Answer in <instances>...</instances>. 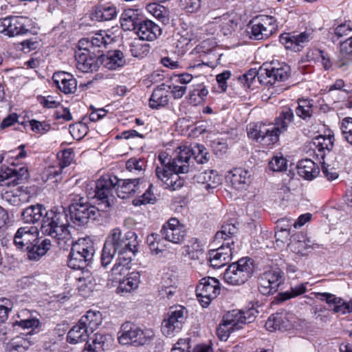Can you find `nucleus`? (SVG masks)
I'll return each mask as SVG.
<instances>
[{
	"instance_id": "f257e3e1",
	"label": "nucleus",
	"mask_w": 352,
	"mask_h": 352,
	"mask_svg": "<svg viewBox=\"0 0 352 352\" xmlns=\"http://www.w3.org/2000/svg\"><path fill=\"white\" fill-rule=\"evenodd\" d=\"M22 220L27 223H35L41 218V232L58 240L70 239L69 220L65 208H53L46 211L43 205L31 206L21 212Z\"/></svg>"
},
{
	"instance_id": "f03ea898",
	"label": "nucleus",
	"mask_w": 352,
	"mask_h": 352,
	"mask_svg": "<svg viewBox=\"0 0 352 352\" xmlns=\"http://www.w3.org/2000/svg\"><path fill=\"white\" fill-rule=\"evenodd\" d=\"M294 116L293 111L287 107L283 108L279 116L275 119L274 124H250L248 125V135L264 145L274 144L278 136L287 131L293 123Z\"/></svg>"
},
{
	"instance_id": "7ed1b4c3",
	"label": "nucleus",
	"mask_w": 352,
	"mask_h": 352,
	"mask_svg": "<svg viewBox=\"0 0 352 352\" xmlns=\"http://www.w3.org/2000/svg\"><path fill=\"white\" fill-rule=\"evenodd\" d=\"M138 236L133 232L122 233L119 228L113 229L107 236L101 254V263L106 267L111 263L116 254L131 253L135 255L138 252Z\"/></svg>"
},
{
	"instance_id": "20e7f679",
	"label": "nucleus",
	"mask_w": 352,
	"mask_h": 352,
	"mask_svg": "<svg viewBox=\"0 0 352 352\" xmlns=\"http://www.w3.org/2000/svg\"><path fill=\"white\" fill-rule=\"evenodd\" d=\"M107 44V41L102 34L80 39L79 48L75 52L77 69L82 72L97 70L102 48L105 47Z\"/></svg>"
},
{
	"instance_id": "39448f33",
	"label": "nucleus",
	"mask_w": 352,
	"mask_h": 352,
	"mask_svg": "<svg viewBox=\"0 0 352 352\" xmlns=\"http://www.w3.org/2000/svg\"><path fill=\"white\" fill-rule=\"evenodd\" d=\"M38 233L35 226H24L19 228L14 234V245L17 249L27 251L30 260H39L50 248V240L45 239L39 243Z\"/></svg>"
},
{
	"instance_id": "423d86ee",
	"label": "nucleus",
	"mask_w": 352,
	"mask_h": 352,
	"mask_svg": "<svg viewBox=\"0 0 352 352\" xmlns=\"http://www.w3.org/2000/svg\"><path fill=\"white\" fill-rule=\"evenodd\" d=\"M254 319L255 316L250 310L228 311L217 329V336L221 340L226 341L231 332L242 329L244 324L251 323Z\"/></svg>"
},
{
	"instance_id": "0eeeda50",
	"label": "nucleus",
	"mask_w": 352,
	"mask_h": 352,
	"mask_svg": "<svg viewBox=\"0 0 352 352\" xmlns=\"http://www.w3.org/2000/svg\"><path fill=\"white\" fill-rule=\"evenodd\" d=\"M98 210V206L91 205L87 199L79 195H74L69 206L70 220L75 226H84L89 219H95Z\"/></svg>"
},
{
	"instance_id": "6e6552de",
	"label": "nucleus",
	"mask_w": 352,
	"mask_h": 352,
	"mask_svg": "<svg viewBox=\"0 0 352 352\" xmlns=\"http://www.w3.org/2000/svg\"><path fill=\"white\" fill-rule=\"evenodd\" d=\"M254 270V261L244 257L228 267L223 274V280L232 285H241L252 276Z\"/></svg>"
},
{
	"instance_id": "1a4fd4ad",
	"label": "nucleus",
	"mask_w": 352,
	"mask_h": 352,
	"mask_svg": "<svg viewBox=\"0 0 352 352\" xmlns=\"http://www.w3.org/2000/svg\"><path fill=\"white\" fill-rule=\"evenodd\" d=\"M118 177L114 175H107L102 176L96 182L95 197L97 199V206L100 211H107L114 204V191L116 192Z\"/></svg>"
},
{
	"instance_id": "9d476101",
	"label": "nucleus",
	"mask_w": 352,
	"mask_h": 352,
	"mask_svg": "<svg viewBox=\"0 0 352 352\" xmlns=\"http://www.w3.org/2000/svg\"><path fill=\"white\" fill-rule=\"evenodd\" d=\"M278 30L276 20L272 16L262 15L252 19L247 25V33L252 40L260 41L270 37Z\"/></svg>"
},
{
	"instance_id": "9b49d317",
	"label": "nucleus",
	"mask_w": 352,
	"mask_h": 352,
	"mask_svg": "<svg viewBox=\"0 0 352 352\" xmlns=\"http://www.w3.org/2000/svg\"><path fill=\"white\" fill-rule=\"evenodd\" d=\"M153 336L154 333L152 330H142L135 324L126 322L122 324L118 332V341L123 345L133 344L141 346L150 342Z\"/></svg>"
},
{
	"instance_id": "f8f14e48",
	"label": "nucleus",
	"mask_w": 352,
	"mask_h": 352,
	"mask_svg": "<svg viewBox=\"0 0 352 352\" xmlns=\"http://www.w3.org/2000/svg\"><path fill=\"white\" fill-rule=\"evenodd\" d=\"M187 315L188 311L183 306L178 305L170 308L162 322V333L168 337L179 332L187 318Z\"/></svg>"
},
{
	"instance_id": "ddd939ff",
	"label": "nucleus",
	"mask_w": 352,
	"mask_h": 352,
	"mask_svg": "<svg viewBox=\"0 0 352 352\" xmlns=\"http://www.w3.org/2000/svg\"><path fill=\"white\" fill-rule=\"evenodd\" d=\"M219 280L213 277L203 278L197 286L196 294L201 305L206 307L220 292Z\"/></svg>"
},
{
	"instance_id": "4468645a",
	"label": "nucleus",
	"mask_w": 352,
	"mask_h": 352,
	"mask_svg": "<svg viewBox=\"0 0 352 352\" xmlns=\"http://www.w3.org/2000/svg\"><path fill=\"white\" fill-rule=\"evenodd\" d=\"M172 166L157 165L155 168V175L165 188L175 190L183 186L184 180L179 175L182 172Z\"/></svg>"
},
{
	"instance_id": "2eb2a0df",
	"label": "nucleus",
	"mask_w": 352,
	"mask_h": 352,
	"mask_svg": "<svg viewBox=\"0 0 352 352\" xmlns=\"http://www.w3.org/2000/svg\"><path fill=\"white\" fill-rule=\"evenodd\" d=\"M190 152L188 148L179 146L175 151L176 155L173 159H171L166 153H161L158 156L159 165L172 166V167L179 170V171L182 172V174L188 173L190 166L188 164H184V160L188 159Z\"/></svg>"
},
{
	"instance_id": "dca6fc26",
	"label": "nucleus",
	"mask_w": 352,
	"mask_h": 352,
	"mask_svg": "<svg viewBox=\"0 0 352 352\" xmlns=\"http://www.w3.org/2000/svg\"><path fill=\"white\" fill-rule=\"evenodd\" d=\"M162 237L175 244L182 243L186 236L185 226L177 218H170L161 230Z\"/></svg>"
},
{
	"instance_id": "f3484780",
	"label": "nucleus",
	"mask_w": 352,
	"mask_h": 352,
	"mask_svg": "<svg viewBox=\"0 0 352 352\" xmlns=\"http://www.w3.org/2000/svg\"><path fill=\"white\" fill-rule=\"evenodd\" d=\"M282 282L283 276L279 270H269L258 277V288L263 295L272 294L278 290Z\"/></svg>"
},
{
	"instance_id": "a211bd4d",
	"label": "nucleus",
	"mask_w": 352,
	"mask_h": 352,
	"mask_svg": "<svg viewBox=\"0 0 352 352\" xmlns=\"http://www.w3.org/2000/svg\"><path fill=\"white\" fill-rule=\"evenodd\" d=\"M261 75H265V84L271 85L276 82L286 80L290 75V67L287 65H279L278 67L270 63H264L260 67Z\"/></svg>"
},
{
	"instance_id": "6ab92c4d",
	"label": "nucleus",
	"mask_w": 352,
	"mask_h": 352,
	"mask_svg": "<svg viewBox=\"0 0 352 352\" xmlns=\"http://www.w3.org/2000/svg\"><path fill=\"white\" fill-rule=\"evenodd\" d=\"M234 241L226 242V246L223 243L217 250H210L208 253V261L213 268H220L226 265L231 259L232 255V249L230 245H233Z\"/></svg>"
},
{
	"instance_id": "aec40b11",
	"label": "nucleus",
	"mask_w": 352,
	"mask_h": 352,
	"mask_svg": "<svg viewBox=\"0 0 352 352\" xmlns=\"http://www.w3.org/2000/svg\"><path fill=\"white\" fill-rule=\"evenodd\" d=\"M311 31H306L298 34L285 33L280 35V41L286 49L299 52L312 38Z\"/></svg>"
},
{
	"instance_id": "412c9836",
	"label": "nucleus",
	"mask_w": 352,
	"mask_h": 352,
	"mask_svg": "<svg viewBox=\"0 0 352 352\" xmlns=\"http://www.w3.org/2000/svg\"><path fill=\"white\" fill-rule=\"evenodd\" d=\"M27 19L21 16H11L2 21L3 32L9 36H14L28 33Z\"/></svg>"
},
{
	"instance_id": "4be33fe9",
	"label": "nucleus",
	"mask_w": 352,
	"mask_h": 352,
	"mask_svg": "<svg viewBox=\"0 0 352 352\" xmlns=\"http://www.w3.org/2000/svg\"><path fill=\"white\" fill-rule=\"evenodd\" d=\"M290 242L288 248L295 254L300 255L306 254L309 249H314L319 247V245L312 242L302 232H297L290 237Z\"/></svg>"
},
{
	"instance_id": "5701e85b",
	"label": "nucleus",
	"mask_w": 352,
	"mask_h": 352,
	"mask_svg": "<svg viewBox=\"0 0 352 352\" xmlns=\"http://www.w3.org/2000/svg\"><path fill=\"white\" fill-rule=\"evenodd\" d=\"M226 178L227 182L238 190L245 189L250 182V174L247 170L241 168L230 171Z\"/></svg>"
},
{
	"instance_id": "b1692460",
	"label": "nucleus",
	"mask_w": 352,
	"mask_h": 352,
	"mask_svg": "<svg viewBox=\"0 0 352 352\" xmlns=\"http://www.w3.org/2000/svg\"><path fill=\"white\" fill-rule=\"evenodd\" d=\"M161 28L151 20H142L135 34L142 41H152L155 40L161 34Z\"/></svg>"
},
{
	"instance_id": "393cba45",
	"label": "nucleus",
	"mask_w": 352,
	"mask_h": 352,
	"mask_svg": "<svg viewBox=\"0 0 352 352\" xmlns=\"http://www.w3.org/2000/svg\"><path fill=\"white\" fill-rule=\"evenodd\" d=\"M52 79L56 86L65 94H73L77 89L76 80L67 72L55 73Z\"/></svg>"
},
{
	"instance_id": "a878e982",
	"label": "nucleus",
	"mask_w": 352,
	"mask_h": 352,
	"mask_svg": "<svg viewBox=\"0 0 352 352\" xmlns=\"http://www.w3.org/2000/svg\"><path fill=\"white\" fill-rule=\"evenodd\" d=\"M100 61L106 68L111 70L123 67L126 63L123 52L118 50L108 52L106 56L103 54L102 50Z\"/></svg>"
},
{
	"instance_id": "bb28decb",
	"label": "nucleus",
	"mask_w": 352,
	"mask_h": 352,
	"mask_svg": "<svg viewBox=\"0 0 352 352\" xmlns=\"http://www.w3.org/2000/svg\"><path fill=\"white\" fill-rule=\"evenodd\" d=\"M29 177L28 168L23 166L19 168L16 167L9 168L2 166L0 170V181L14 178L12 182L16 184L21 183L23 179Z\"/></svg>"
},
{
	"instance_id": "cd10ccee",
	"label": "nucleus",
	"mask_w": 352,
	"mask_h": 352,
	"mask_svg": "<svg viewBox=\"0 0 352 352\" xmlns=\"http://www.w3.org/2000/svg\"><path fill=\"white\" fill-rule=\"evenodd\" d=\"M298 174L307 180H312L318 177L320 168L317 164L310 159H303L297 165Z\"/></svg>"
},
{
	"instance_id": "c85d7f7f",
	"label": "nucleus",
	"mask_w": 352,
	"mask_h": 352,
	"mask_svg": "<svg viewBox=\"0 0 352 352\" xmlns=\"http://www.w3.org/2000/svg\"><path fill=\"white\" fill-rule=\"evenodd\" d=\"M139 178L119 179L116 186L117 195L121 199H126L135 193L139 189Z\"/></svg>"
},
{
	"instance_id": "c756f323",
	"label": "nucleus",
	"mask_w": 352,
	"mask_h": 352,
	"mask_svg": "<svg viewBox=\"0 0 352 352\" xmlns=\"http://www.w3.org/2000/svg\"><path fill=\"white\" fill-rule=\"evenodd\" d=\"M215 23L219 25L221 32L225 36L231 35L238 26V19L233 13H226L214 18Z\"/></svg>"
},
{
	"instance_id": "7c9ffc66",
	"label": "nucleus",
	"mask_w": 352,
	"mask_h": 352,
	"mask_svg": "<svg viewBox=\"0 0 352 352\" xmlns=\"http://www.w3.org/2000/svg\"><path fill=\"white\" fill-rule=\"evenodd\" d=\"M190 150V156L188 159L184 160V164H188L190 166L189 172L193 169V160L198 164H204L208 161V153L204 145L196 144L194 147L182 146Z\"/></svg>"
},
{
	"instance_id": "2f4dec72",
	"label": "nucleus",
	"mask_w": 352,
	"mask_h": 352,
	"mask_svg": "<svg viewBox=\"0 0 352 352\" xmlns=\"http://www.w3.org/2000/svg\"><path fill=\"white\" fill-rule=\"evenodd\" d=\"M32 332V331L23 336H19L12 339L7 344L6 352H25L34 342L30 338Z\"/></svg>"
},
{
	"instance_id": "473e14b6",
	"label": "nucleus",
	"mask_w": 352,
	"mask_h": 352,
	"mask_svg": "<svg viewBox=\"0 0 352 352\" xmlns=\"http://www.w3.org/2000/svg\"><path fill=\"white\" fill-rule=\"evenodd\" d=\"M138 10L127 9L122 14L120 23L124 30L136 31V28L142 21Z\"/></svg>"
},
{
	"instance_id": "72a5a7b5",
	"label": "nucleus",
	"mask_w": 352,
	"mask_h": 352,
	"mask_svg": "<svg viewBox=\"0 0 352 352\" xmlns=\"http://www.w3.org/2000/svg\"><path fill=\"white\" fill-rule=\"evenodd\" d=\"M195 182L205 184L206 189L214 188L221 183V178L213 170L200 172L194 175Z\"/></svg>"
},
{
	"instance_id": "f704fd0d",
	"label": "nucleus",
	"mask_w": 352,
	"mask_h": 352,
	"mask_svg": "<svg viewBox=\"0 0 352 352\" xmlns=\"http://www.w3.org/2000/svg\"><path fill=\"white\" fill-rule=\"evenodd\" d=\"M89 333L90 331L78 322L68 332L67 340L73 344L82 342L87 340Z\"/></svg>"
},
{
	"instance_id": "c9c22d12",
	"label": "nucleus",
	"mask_w": 352,
	"mask_h": 352,
	"mask_svg": "<svg viewBox=\"0 0 352 352\" xmlns=\"http://www.w3.org/2000/svg\"><path fill=\"white\" fill-rule=\"evenodd\" d=\"M168 102V91L165 89V85L162 84L153 91L149 100V106L152 109H158L166 106Z\"/></svg>"
},
{
	"instance_id": "e433bc0d",
	"label": "nucleus",
	"mask_w": 352,
	"mask_h": 352,
	"mask_svg": "<svg viewBox=\"0 0 352 352\" xmlns=\"http://www.w3.org/2000/svg\"><path fill=\"white\" fill-rule=\"evenodd\" d=\"M74 251L77 250L80 256H82L85 259L91 260L95 252L93 242L89 239H79L72 248Z\"/></svg>"
},
{
	"instance_id": "4c0bfd02",
	"label": "nucleus",
	"mask_w": 352,
	"mask_h": 352,
	"mask_svg": "<svg viewBox=\"0 0 352 352\" xmlns=\"http://www.w3.org/2000/svg\"><path fill=\"white\" fill-rule=\"evenodd\" d=\"M289 326V320L284 313L272 314L265 323L266 329L270 331L286 329Z\"/></svg>"
},
{
	"instance_id": "58836bf2",
	"label": "nucleus",
	"mask_w": 352,
	"mask_h": 352,
	"mask_svg": "<svg viewBox=\"0 0 352 352\" xmlns=\"http://www.w3.org/2000/svg\"><path fill=\"white\" fill-rule=\"evenodd\" d=\"M102 314L98 311H88L79 322L93 333L102 322Z\"/></svg>"
},
{
	"instance_id": "ea45409f",
	"label": "nucleus",
	"mask_w": 352,
	"mask_h": 352,
	"mask_svg": "<svg viewBox=\"0 0 352 352\" xmlns=\"http://www.w3.org/2000/svg\"><path fill=\"white\" fill-rule=\"evenodd\" d=\"M140 276L138 272H133L126 278L120 280L117 289L118 293L131 292L139 286Z\"/></svg>"
},
{
	"instance_id": "a19ab883",
	"label": "nucleus",
	"mask_w": 352,
	"mask_h": 352,
	"mask_svg": "<svg viewBox=\"0 0 352 352\" xmlns=\"http://www.w3.org/2000/svg\"><path fill=\"white\" fill-rule=\"evenodd\" d=\"M95 17L99 21H110L117 16V9L113 5H99L94 12Z\"/></svg>"
},
{
	"instance_id": "79ce46f5",
	"label": "nucleus",
	"mask_w": 352,
	"mask_h": 352,
	"mask_svg": "<svg viewBox=\"0 0 352 352\" xmlns=\"http://www.w3.org/2000/svg\"><path fill=\"white\" fill-rule=\"evenodd\" d=\"M236 232V228L233 224H227L222 226L221 230L217 232L214 236L213 243L215 245H218L221 242L225 243L226 246L227 242H230L232 236Z\"/></svg>"
},
{
	"instance_id": "37998d69",
	"label": "nucleus",
	"mask_w": 352,
	"mask_h": 352,
	"mask_svg": "<svg viewBox=\"0 0 352 352\" xmlns=\"http://www.w3.org/2000/svg\"><path fill=\"white\" fill-rule=\"evenodd\" d=\"M140 38H134L129 44L130 52L134 57L140 58L146 56L149 52L150 45L143 43Z\"/></svg>"
},
{
	"instance_id": "c03bdc74",
	"label": "nucleus",
	"mask_w": 352,
	"mask_h": 352,
	"mask_svg": "<svg viewBox=\"0 0 352 352\" xmlns=\"http://www.w3.org/2000/svg\"><path fill=\"white\" fill-rule=\"evenodd\" d=\"M257 78L258 80L260 83H264L265 80V75H261L260 69L257 70L256 69H251L247 73L239 77V80L243 83L244 85L250 87L255 80V78Z\"/></svg>"
},
{
	"instance_id": "a18cd8bd",
	"label": "nucleus",
	"mask_w": 352,
	"mask_h": 352,
	"mask_svg": "<svg viewBox=\"0 0 352 352\" xmlns=\"http://www.w3.org/2000/svg\"><path fill=\"white\" fill-rule=\"evenodd\" d=\"M90 261L89 259H85L84 256H80L77 253V250L75 252L72 249L69 254L68 258V266L74 270L84 269L87 262Z\"/></svg>"
},
{
	"instance_id": "49530a36",
	"label": "nucleus",
	"mask_w": 352,
	"mask_h": 352,
	"mask_svg": "<svg viewBox=\"0 0 352 352\" xmlns=\"http://www.w3.org/2000/svg\"><path fill=\"white\" fill-rule=\"evenodd\" d=\"M314 107L311 101L302 100L298 102V105L296 109V115L303 120L310 118L314 112Z\"/></svg>"
},
{
	"instance_id": "de8ad7c7",
	"label": "nucleus",
	"mask_w": 352,
	"mask_h": 352,
	"mask_svg": "<svg viewBox=\"0 0 352 352\" xmlns=\"http://www.w3.org/2000/svg\"><path fill=\"white\" fill-rule=\"evenodd\" d=\"M340 129L344 139L352 145V118H345L342 120Z\"/></svg>"
},
{
	"instance_id": "09e8293b",
	"label": "nucleus",
	"mask_w": 352,
	"mask_h": 352,
	"mask_svg": "<svg viewBox=\"0 0 352 352\" xmlns=\"http://www.w3.org/2000/svg\"><path fill=\"white\" fill-rule=\"evenodd\" d=\"M269 167L274 172L283 171L287 168V160L283 156H274L269 162Z\"/></svg>"
},
{
	"instance_id": "8fccbe9b",
	"label": "nucleus",
	"mask_w": 352,
	"mask_h": 352,
	"mask_svg": "<svg viewBox=\"0 0 352 352\" xmlns=\"http://www.w3.org/2000/svg\"><path fill=\"white\" fill-rule=\"evenodd\" d=\"M73 160V151L71 149H67L63 151L62 153V157L60 160L59 165L60 168L59 171H55L54 173V176L58 175L62 173V170L64 168L68 166Z\"/></svg>"
},
{
	"instance_id": "3c124183",
	"label": "nucleus",
	"mask_w": 352,
	"mask_h": 352,
	"mask_svg": "<svg viewBox=\"0 0 352 352\" xmlns=\"http://www.w3.org/2000/svg\"><path fill=\"white\" fill-rule=\"evenodd\" d=\"M152 187L153 185L150 184L148 188L146 190V192L142 195L140 198L135 199L133 201V204L135 206H140L142 204L153 203V201L155 200V197L151 190Z\"/></svg>"
},
{
	"instance_id": "603ef678",
	"label": "nucleus",
	"mask_w": 352,
	"mask_h": 352,
	"mask_svg": "<svg viewBox=\"0 0 352 352\" xmlns=\"http://www.w3.org/2000/svg\"><path fill=\"white\" fill-rule=\"evenodd\" d=\"M12 304L9 299L0 300V324L4 322L8 316V312L12 309Z\"/></svg>"
},
{
	"instance_id": "864d4df0",
	"label": "nucleus",
	"mask_w": 352,
	"mask_h": 352,
	"mask_svg": "<svg viewBox=\"0 0 352 352\" xmlns=\"http://www.w3.org/2000/svg\"><path fill=\"white\" fill-rule=\"evenodd\" d=\"M307 290L306 284H300L291 288L290 292L282 294L283 300L289 299L304 294Z\"/></svg>"
},
{
	"instance_id": "5fc2aeb1",
	"label": "nucleus",
	"mask_w": 352,
	"mask_h": 352,
	"mask_svg": "<svg viewBox=\"0 0 352 352\" xmlns=\"http://www.w3.org/2000/svg\"><path fill=\"white\" fill-rule=\"evenodd\" d=\"M40 324V322L38 319L36 318H27L23 319L20 321H15L13 322V326L14 327H21L22 329H30V328H36L38 327Z\"/></svg>"
},
{
	"instance_id": "6e6d98bb",
	"label": "nucleus",
	"mask_w": 352,
	"mask_h": 352,
	"mask_svg": "<svg viewBox=\"0 0 352 352\" xmlns=\"http://www.w3.org/2000/svg\"><path fill=\"white\" fill-rule=\"evenodd\" d=\"M107 338L105 336L101 334H95L94 338L92 339V349L94 351H104L107 346L106 344Z\"/></svg>"
},
{
	"instance_id": "4d7b16f0",
	"label": "nucleus",
	"mask_w": 352,
	"mask_h": 352,
	"mask_svg": "<svg viewBox=\"0 0 352 352\" xmlns=\"http://www.w3.org/2000/svg\"><path fill=\"white\" fill-rule=\"evenodd\" d=\"M144 166V162L140 159L131 158L126 163V168L130 172L138 171L141 173L143 171Z\"/></svg>"
},
{
	"instance_id": "13d9d810",
	"label": "nucleus",
	"mask_w": 352,
	"mask_h": 352,
	"mask_svg": "<svg viewBox=\"0 0 352 352\" xmlns=\"http://www.w3.org/2000/svg\"><path fill=\"white\" fill-rule=\"evenodd\" d=\"M316 297L320 300L325 301L328 305H333L334 306L341 303L340 301L342 299L330 293H317Z\"/></svg>"
},
{
	"instance_id": "bf43d9fd",
	"label": "nucleus",
	"mask_w": 352,
	"mask_h": 352,
	"mask_svg": "<svg viewBox=\"0 0 352 352\" xmlns=\"http://www.w3.org/2000/svg\"><path fill=\"white\" fill-rule=\"evenodd\" d=\"M289 235V226L287 227L281 226L280 230L276 232V243L277 246H283L287 240Z\"/></svg>"
},
{
	"instance_id": "052dcab7",
	"label": "nucleus",
	"mask_w": 352,
	"mask_h": 352,
	"mask_svg": "<svg viewBox=\"0 0 352 352\" xmlns=\"http://www.w3.org/2000/svg\"><path fill=\"white\" fill-rule=\"evenodd\" d=\"M212 147L217 155L221 156L226 153L228 144L224 140L215 139L212 141Z\"/></svg>"
},
{
	"instance_id": "680f3d73",
	"label": "nucleus",
	"mask_w": 352,
	"mask_h": 352,
	"mask_svg": "<svg viewBox=\"0 0 352 352\" xmlns=\"http://www.w3.org/2000/svg\"><path fill=\"white\" fill-rule=\"evenodd\" d=\"M126 270L127 268L124 265H121L120 262L116 263L111 270V276L113 280L120 282V277L125 274Z\"/></svg>"
},
{
	"instance_id": "e2e57ef3",
	"label": "nucleus",
	"mask_w": 352,
	"mask_h": 352,
	"mask_svg": "<svg viewBox=\"0 0 352 352\" xmlns=\"http://www.w3.org/2000/svg\"><path fill=\"white\" fill-rule=\"evenodd\" d=\"M198 41V36L193 32L192 29L184 30L181 32V38L179 40L180 43L188 45L190 43H196Z\"/></svg>"
},
{
	"instance_id": "0e129e2a",
	"label": "nucleus",
	"mask_w": 352,
	"mask_h": 352,
	"mask_svg": "<svg viewBox=\"0 0 352 352\" xmlns=\"http://www.w3.org/2000/svg\"><path fill=\"white\" fill-rule=\"evenodd\" d=\"M314 318L320 323H327L331 321V315L326 309L320 308L315 310Z\"/></svg>"
},
{
	"instance_id": "69168bd1",
	"label": "nucleus",
	"mask_w": 352,
	"mask_h": 352,
	"mask_svg": "<svg viewBox=\"0 0 352 352\" xmlns=\"http://www.w3.org/2000/svg\"><path fill=\"white\" fill-rule=\"evenodd\" d=\"M176 292V286L173 285H166L165 283H163L160 289L159 290L160 295L163 298H170L172 296L175 294Z\"/></svg>"
},
{
	"instance_id": "338daca9",
	"label": "nucleus",
	"mask_w": 352,
	"mask_h": 352,
	"mask_svg": "<svg viewBox=\"0 0 352 352\" xmlns=\"http://www.w3.org/2000/svg\"><path fill=\"white\" fill-rule=\"evenodd\" d=\"M340 302L341 303H338L337 305L334 306L333 309L334 313L346 314L352 312V303L345 302L343 299H342Z\"/></svg>"
},
{
	"instance_id": "774afa93",
	"label": "nucleus",
	"mask_w": 352,
	"mask_h": 352,
	"mask_svg": "<svg viewBox=\"0 0 352 352\" xmlns=\"http://www.w3.org/2000/svg\"><path fill=\"white\" fill-rule=\"evenodd\" d=\"M30 125L32 131H35L36 133H43L50 129L49 124L34 120H32L30 122Z\"/></svg>"
}]
</instances>
